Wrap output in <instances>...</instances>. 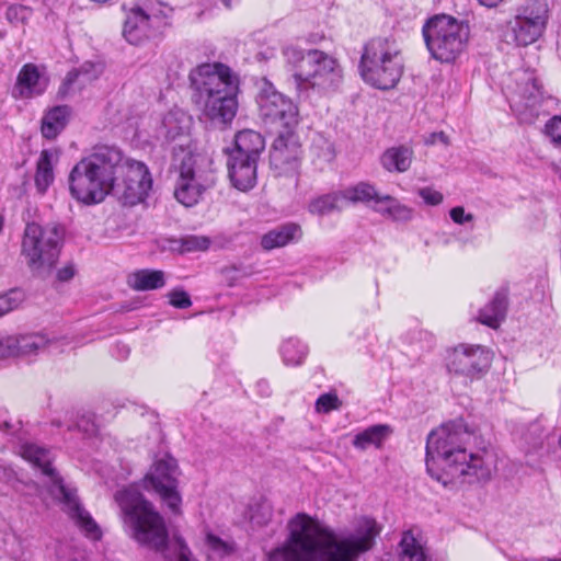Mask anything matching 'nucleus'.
I'll return each mask as SVG.
<instances>
[{"mask_svg":"<svg viewBox=\"0 0 561 561\" xmlns=\"http://www.w3.org/2000/svg\"><path fill=\"white\" fill-rule=\"evenodd\" d=\"M151 178L139 161L125 159L115 147H95L69 174L73 198L84 205L99 204L114 194L125 205H135L147 196Z\"/></svg>","mask_w":561,"mask_h":561,"instance_id":"f257e3e1","label":"nucleus"},{"mask_svg":"<svg viewBox=\"0 0 561 561\" xmlns=\"http://www.w3.org/2000/svg\"><path fill=\"white\" fill-rule=\"evenodd\" d=\"M288 537L268 554V561H356L371 549L380 527L375 519L362 517L354 531L337 534L307 514L299 513L288 523Z\"/></svg>","mask_w":561,"mask_h":561,"instance_id":"f03ea898","label":"nucleus"},{"mask_svg":"<svg viewBox=\"0 0 561 561\" xmlns=\"http://www.w3.org/2000/svg\"><path fill=\"white\" fill-rule=\"evenodd\" d=\"M477 436L461 421L433 430L426 440V469L443 485L461 486L489 481L494 457L486 448L473 450Z\"/></svg>","mask_w":561,"mask_h":561,"instance_id":"7ed1b4c3","label":"nucleus"},{"mask_svg":"<svg viewBox=\"0 0 561 561\" xmlns=\"http://www.w3.org/2000/svg\"><path fill=\"white\" fill-rule=\"evenodd\" d=\"M114 500L119 507L126 535L140 547L159 552L165 561L174 556L173 543L181 537H169L164 517L154 505L130 485L117 491Z\"/></svg>","mask_w":561,"mask_h":561,"instance_id":"20e7f679","label":"nucleus"},{"mask_svg":"<svg viewBox=\"0 0 561 561\" xmlns=\"http://www.w3.org/2000/svg\"><path fill=\"white\" fill-rule=\"evenodd\" d=\"M194 101L203 115L215 125L225 126L237 114L238 78L221 64H202L190 72Z\"/></svg>","mask_w":561,"mask_h":561,"instance_id":"39448f33","label":"nucleus"},{"mask_svg":"<svg viewBox=\"0 0 561 561\" xmlns=\"http://www.w3.org/2000/svg\"><path fill=\"white\" fill-rule=\"evenodd\" d=\"M284 55L298 93L330 95L342 85L343 68L332 55L320 49L301 50L295 47L286 48Z\"/></svg>","mask_w":561,"mask_h":561,"instance_id":"423d86ee","label":"nucleus"},{"mask_svg":"<svg viewBox=\"0 0 561 561\" xmlns=\"http://www.w3.org/2000/svg\"><path fill=\"white\" fill-rule=\"evenodd\" d=\"M22 457L42 470L50 478V494L61 504L65 513L73 520L77 527L89 538L100 539L101 530L92 516L80 504L76 490L64 484L61 478L51 467L50 451L36 444H25L21 447Z\"/></svg>","mask_w":561,"mask_h":561,"instance_id":"0eeeda50","label":"nucleus"},{"mask_svg":"<svg viewBox=\"0 0 561 561\" xmlns=\"http://www.w3.org/2000/svg\"><path fill=\"white\" fill-rule=\"evenodd\" d=\"M64 231L57 225H25L21 239V256L31 273L46 278L55 270L61 251Z\"/></svg>","mask_w":561,"mask_h":561,"instance_id":"6e6552de","label":"nucleus"},{"mask_svg":"<svg viewBox=\"0 0 561 561\" xmlns=\"http://www.w3.org/2000/svg\"><path fill=\"white\" fill-rule=\"evenodd\" d=\"M359 71L363 80L377 89L394 88L403 71L402 57L396 42L388 38L368 42L362 54Z\"/></svg>","mask_w":561,"mask_h":561,"instance_id":"1a4fd4ad","label":"nucleus"},{"mask_svg":"<svg viewBox=\"0 0 561 561\" xmlns=\"http://www.w3.org/2000/svg\"><path fill=\"white\" fill-rule=\"evenodd\" d=\"M469 25L449 15H437L423 27V36L433 58L440 62L455 61L467 48Z\"/></svg>","mask_w":561,"mask_h":561,"instance_id":"9d476101","label":"nucleus"},{"mask_svg":"<svg viewBox=\"0 0 561 561\" xmlns=\"http://www.w3.org/2000/svg\"><path fill=\"white\" fill-rule=\"evenodd\" d=\"M215 182L211 158L206 153L187 152L179 165L174 196L184 206L192 207Z\"/></svg>","mask_w":561,"mask_h":561,"instance_id":"9b49d317","label":"nucleus"},{"mask_svg":"<svg viewBox=\"0 0 561 561\" xmlns=\"http://www.w3.org/2000/svg\"><path fill=\"white\" fill-rule=\"evenodd\" d=\"M181 469L178 460L165 453L154 457L151 467L142 478V488L154 492L168 510L180 515L182 496L179 490Z\"/></svg>","mask_w":561,"mask_h":561,"instance_id":"f8f14e48","label":"nucleus"},{"mask_svg":"<svg viewBox=\"0 0 561 561\" xmlns=\"http://www.w3.org/2000/svg\"><path fill=\"white\" fill-rule=\"evenodd\" d=\"M259 115L265 125L277 131L296 129L299 124L298 106L272 84L265 83L256 98Z\"/></svg>","mask_w":561,"mask_h":561,"instance_id":"ddd939ff","label":"nucleus"},{"mask_svg":"<svg viewBox=\"0 0 561 561\" xmlns=\"http://www.w3.org/2000/svg\"><path fill=\"white\" fill-rule=\"evenodd\" d=\"M492 355L478 344H459L446 355V368L450 375L469 380L480 379L490 368Z\"/></svg>","mask_w":561,"mask_h":561,"instance_id":"4468645a","label":"nucleus"},{"mask_svg":"<svg viewBox=\"0 0 561 561\" xmlns=\"http://www.w3.org/2000/svg\"><path fill=\"white\" fill-rule=\"evenodd\" d=\"M301 153V144L296 129L278 131L270 151L271 168L277 176L293 178L297 182Z\"/></svg>","mask_w":561,"mask_h":561,"instance_id":"2eb2a0df","label":"nucleus"},{"mask_svg":"<svg viewBox=\"0 0 561 561\" xmlns=\"http://www.w3.org/2000/svg\"><path fill=\"white\" fill-rule=\"evenodd\" d=\"M162 19L163 11L159 4L136 5L127 13L123 34L130 44L137 45L149 36L150 30Z\"/></svg>","mask_w":561,"mask_h":561,"instance_id":"dca6fc26","label":"nucleus"},{"mask_svg":"<svg viewBox=\"0 0 561 561\" xmlns=\"http://www.w3.org/2000/svg\"><path fill=\"white\" fill-rule=\"evenodd\" d=\"M48 87V79L34 64L24 65L18 73L12 95L14 99H33L42 95Z\"/></svg>","mask_w":561,"mask_h":561,"instance_id":"f3484780","label":"nucleus"},{"mask_svg":"<svg viewBox=\"0 0 561 561\" xmlns=\"http://www.w3.org/2000/svg\"><path fill=\"white\" fill-rule=\"evenodd\" d=\"M228 175L233 187L241 192L252 190L256 184L257 160L228 153Z\"/></svg>","mask_w":561,"mask_h":561,"instance_id":"a211bd4d","label":"nucleus"},{"mask_svg":"<svg viewBox=\"0 0 561 561\" xmlns=\"http://www.w3.org/2000/svg\"><path fill=\"white\" fill-rule=\"evenodd\" d=\"M192 117L180 108L170 111L161 121L159 136L167 141L185 137L191 129Z\"/></svg>","mask_w":561,"mask_h":561,"instance_id":"6ab92c4d","label":"nucleus"},{"mask_svg":"<svg viewBox=\"0 0 561 561\" xmlns=\"http://www.w3.org/2000/svg\"><path fill=\"white\" fill-rule=\"evenodd\" d=\"M265 148L262 135L252 129H244L234 136V147L229 153L257 160Z\"/></svg>","mask_w":561,"mask_h":561,"instance_id":"aec40b11","label":"nucleus"},{"mask_svg":"<svg viewBox=\"0 0 561 561\" xmlns=\"http://www.w3.org/2000/svg\"><path fill=\"white\" fill-rule=\"evenodd\" d=\"M71 116L68 105H57L44 112L41 133L46 139H55L67 126Z\"/></svg>","mask_w":561,"mask_h":561,"instance_id":"412c9836","label":"nucleus"},{"mask_svg":"<svg viewBox=\"0 0 561 561\" xmlns=\"http://www.w3.org/2000/svg\"><path fill=\"white\" fill-rule=\"evenodd\" d=\"M546 26L516 15L511 22L513 41L517 46H528L537 42L545 33Z\"/></svg>","mask_w":561,"mask_h":561,"instance_id":"4be33fe9","label":"nucleus"},{"mask_svg":"<svg viewBox=\"0 0 561 561\" xmlns=\"http://www.w3.org/2000/svg\"><path fill=\"white\" fill-rule=\"evenodd\" d=\"M374 210L397 222H409L414 217V209L412 207L402 204L391 195H382L378 198Z\"/></svg>","mask_w":561,"mask_h":561,"instance_id":"5701e85b","label":"nucleus"},{"mask_svg":"<svg viewBox=\"0 0 561 561\" xmlns=\"http://www.w3.org/2000/svg\"><path fill=\"white\" fill-rule=\"evenodd\" d=\"M301 237L300 226L297 224H286L279 226L261 238V245L264 250H273L287 245L290 241L297 240Z\"/></svg>","mask_w":561,"mask_h":561,"instance_id":"b1692460","label":"nucleus"},{"mask_svg":"<svg viewBox=\"0 0 561 561\" xmlns=\"http://www.w3.org/2000/svg\"><path fill=\"white\" fill-rule=\"evenodd\" d=\"M506 295L496 293L493 299L480 310L478 320L484 325L497 329L506 317Z\"/></svg>","mask_w":561,"mask_h":561,"instance_id":"393cba45","label":"nucleus"},{"mask_svg":"<svg viewBox=\"0 0 561 561\" xmlns=\"http://www.w3.org/2000/svg\"><path fill=\"white\" fill-rule=\"evenodd\" d=\"M413 159V150L408 146H396L387 149L381 158V165L389 172H405Z\"/></svg>","mask_w":561,"mask_h":561,"instance_id":"a878e982","label":"nucleus"},{"mask_svg":"<svg viewBox=\"0 0 561 561\" xmlns=\"http://www.w3.org/2000/svg\"><path fill=\"white\" fill-rule=\"evenodd\" d=\"M57 161V154L51 150H43L37 160L35 185L39 193H45L54 182V164Z\"/></svg>","mask_w":561,"mask_h":561,"instance_id":"bb28decb","label":"nucleus"},{"mask_svg":"<svg viewBox=\"0 0 561 561\" xmlns=\"http://www.w3.org/2000/svg\"><path fill=\"white\" fill-rule=\"evenodd\" d=\"M128 284L135 290H154L165 285V276L159 270H139L128 276Z\"/></svg>","mask_w":561,"mask_h":561,"instance_id":"cd10ccee","label":"nucleus"},{"mask_svg":"<svg viewBox=\"0 0 561 561\" xmlns=\"http://www.w3.org/2000/svg\"><path fill=\"white\" fill-rule=\"evenodd\" d=\"M391 432V427L386 424L369 426L355 435L353 446L360 450H365L370 446L379 448Z\"/></svg>","mask_w":561,"mask_h":561,"instance_id":"c85d7f7f","label":"nucleus"},{"mask_svg":"<svg viewBox=\"0 0 561 561\" xmlns=\"http://www.w3.org/2000/svg\"><path fill=\"white\" fill-rule=\"evenodd\" d=\"M542 99V93L535 78H528L525 91L518 95V100H513L512 107L519 114L529 110L534 112Z\"/></svg>","mask_w":561,"mask_h":561,"instance_id":"c756f323","label":"nucleus"},{"mask_svg":"<svg viewBox=\"0 0 561 561\" xmlns=\"http://www.w3.org/2000/svg\"><path fill=\"white\" fill-rule=\"evenodd\" d=\"M15 337L16 356H30L44 351L50 340L42 333L18 334Z\"/></svg>","mask_w":561,"mask_h":561,"instance_id":"7c9ffc66","label":"nucleus"},{"mask_svg":"<svg viewBox=\"0 0 561 561\" xmlns=\"http://www.w3.org/2000/svg\"><path fill=\"white\" fill-rule=\"evenodd\" d=\"M343 202L351 203H368L374 201L375 205H377L378 198L382 195H379L374 185L367 182H359L353 186H350L343 191H341Z\"/></svg>","mask_w":561,"mask_h":561,"instance_id":"2f4dec72","label":"nucleus"},{"mask_svg":"<svg viewBox=\"0 0 561 561\" xmlns=\"http://www.w3.org/2000/svg\"><path fill=\"white\" fill-rule=\"evenodd\" d=\"M516 15L536 23L539 22V24L547 27L549 20L548 2L547 0H525L518 8Z\"/></svg>","mask_w":561,"mask_h":561,"instance_id":"473e14b6","label":"nucleus"},{"mask_svg":"<svg viewBox=\"0 0 561 561\" xmlns=\"http://www.w3.org/2000/svg\"><path fill=\"white\" fill-rule=\"evenodd\" d=\"M308 353L306 345L298 339L289 337L280 346L283 362L287 366H298L302 364Z\"/></svg>","mask_w":561,"mask_h":561,"instance_id":"72a5a7b5","label":"nucleus"},{"mask_svg":"<svg viewBox=\"0 0 561 561\" xmlns=\"http://www.w3.org/2000/svg\"><path fill=\"white\" fill-rule=\"evenodd\" d=\"M400 548V561H427L423 547L411 530L403 533Z\"/></svg>","mask_w":561,"mask_h":561,"instance_id":"f704fd0d","label":"nucleus"},{"mask_svg":"<svg viewBox=\"0 0 561 561\" xmlns=\"http://www.w3.org/2000/svg\"><path fill=\"white\" fill-rule=\"evenodd\" d=\"M343 208V198L341 191L333 194H327L311 201L308 205L309 213L318 216H323L333 210Z\"/></svg>","mask_w":561,"mask_h":561,"instance_id":"c9c22d12","label":"nucleus"},{"mask_svg":"<svg viewBox=\"0 0 561 561\" xmlns=\"http://www.w3.org/2000/svg\"><path fill=\"white\" fill-rule=\"evenodd\" d=\"M205 545L209 557L214 559L225 558L234 551L232 542L222 540L220 537L213 534L206 535Z\"/></svg>","mask_w":561,"mask_h":561,"instance_id":"e433bc0d","label":"nucleus"},{"mask_svg":"<svg viewBox=\"0 0 561 561\" xmlns=\"http://www.w3.org/2000/svg\"><path fill=\"white\" fill-rule=\"evenodd\" d=\"M311 153L320 162H331L335 158L334 144L319 135L312 140Z\"/></svg>","mask_w":561,"mask_h":561,"instance_id":"4c0bfd02","label":"nucleus"},{"mask_svg":"<svg viewBox=\"0 0 561 561\" xmlns=\"http://www.w3.org/2000/svg\"><path fill=\"white\" fill-rule=\"evenodd\" d=\"M24 293L21 289H11L0 296V317L16 309L24 300Z\"/></svg>","mask_w":561,"mask_h":561,"instance_id":"58836bf2","label":"nucleus"},{"mask_svg":"<svg viewBox=\"0 0 561 561\" xmlns=\"http://www.w3.org/2000/svg\"><path fill=\"white\" fill-rule=\"evenodd\" d=\"M209 245L210 240L204 236H188L183 238L181 242L183 252L205 251Z\"/></svg>","mask_w":561,"mask_h":561,"instance_id":"ea45409f","label":"nucleus"},{"mask_svg":"<svg viewBox=\"0 0 561 561\" xmlns=\"http://www.w3.org/2000/svg\"><path fill=\"white\" fill-rule=\"evenodd\" d=\"M341 405L342 402L335 393H323L316 401V411L318 413H329L340 409Z\"/></svg>","mask_w":561,"mask_h":561,"instance_id":"a19ab883","label":"nucleus"},{"mask_svg":"<svg viewBox=\"0 0 561 561\" xmlns=\"http://www.w3.org/2000/svg\"><path fill=\"white\" fill-rule=\"evenodd\" d=\"M31 10L27 7L13 4L7 9L5 18L14 25H22L31 18Z\"/></svg>","mask_w":561,"mask_h":561,"instance_id":"79ce46f5","label":"nucleus"},{"mask_svg":"<svg viewBox=\"0 0 561 561\" xmlns=\"http://www.w3.org/2000/svg\"><path fill=\"white\" fill-rule=\"evenodd\" d=\"M90 79L91 78L89 77L88 71L84 70V67H82L80 70L75 69L72 71H69L62 83L61 93L67 94L77 81H80V83H84Z\"/></svg>","mask_w":561,"mask_h":561,"instance_id":"37998d69","label":"nucleus"},{"mask_svg":"<svg viewBox=\"0 0 561 561\" xmlns=\"http://www.w3.org/2000/svg\"><path fill=\"white\" fill-rule=\"evenodd\" d=\"M14 335L0 339V359L15 357L18 354Z\"/></svg>","mask_w":561,"mask_h":561,"instance_id":"c03bdc74","label":"nucleus"},{"mask_svg":"<svg viewBox=\"0 0 561 561\" xmlns=\"http://www.w3.org/2000/svg\"><path fill=\"white\" fill-rule=\"evenodd\" d=\"M174 556L169 561H196L184 540H176L173 543Z\"/></svg>","mask_w":561,"mask_h":561,"instance_id":"a18cd8bd","label":"nucleus"},{"mask_svg":"<svg viewBox=\"0 0 561 561\" xmlns=\"http://www.w3.org/2000/svg\"><path fill=\"white\" fill-rule=\"evenodd\" d=\"M419 195L430 206H437L444 201L443 194L432 187L420 188Z\"/></svg>","mask_w":561,"mask_h":561,"instance_id":"49530a36","label":"nucleus"},{"mask_svg":"<svg viewBox=\"0 0 561 561\" xmlns=\"http://www.w3.org/2000/svg\"><path fill=\"white\" fill-rule=\"evenodd\" d=\"M168 296L170 304L175 308L185 309L192 305L190 296L184 290H173Z\"/></svg>","mask_w":561,"mask_h":561,"instance_id":"de8ad7c7","label":"nucleus"},{"mask_svg":"<svg viewBox=\"0 0 561 561\" xmlns=\"http://www.w3.org/2000/svg\"><path fill=\"white\" fill-rule=\"evenodd\" d=\"M451 220L457 225H465L473 221L474 216L471 213H466L462 206H456L449 210Z\"/></svg>","mask_w":561,"mask_h":561,"instance_id":"09e8293b","label":"nucleus"},{"mask_svg":"<svg viewBox=\"0 0 561 561\" xmlns=\"http://www.w3.org/2000/svg\"><path fill=\"white\" fill-rule=\"evenodd\" d=\"M75 427L85 435H94L98 432L96 425L91 416L82 415L78 419Z\"/></svg>","mask_w":561,"mask_h":561,"instance_id":"8fccbe9b","label":"nucleus"},{"mask_svg":"<svg viewBox=\"0 0 561 561\" xmlns=\"http://www.w3.org/2000/svg\"><path fill=\"white\" fill-rule=\"evenodd\" d=\"M546 130L553 142L561 144V117L551 118L546 125Z\"/></svg>","mask_w":561,"mask_h":561,"instance_id":"3c124183","label":"nucleus"},{"mask_svg":"<svg viewBox=\"0 0 561 561\" xmlns=\"http://www.w3.org/2000/svg\"><path fill=\"white\" fill-rule=\"evenodd\" d=\"M75 275V268L71 264H68L57 271V278L60 282H67Z\"/></svg>","mask_w":561,"mask_h":561,"instance_id":"603ef678","label":"nucleus"},{"mask_svg":"<svg viewBox=\"0 0 561 561\" xmlns=\"http://www.w3.org/2000/svg\"><path fill=\"white\" fill-rule=\"evenodd\" d=\"M437 141H440L445 145H448V137L445 133L443 131H439V133H433L430 135V137L425 140V142L427 145H434L436 144Z\"/></svg>","mask_w":561,"mask_h":561,"instance_id":"864d4df0","label":"nucleus"},{"mask_svg":"<svg viewBox=\"0 0 561 561\" xmlns=\"http://www.w3.org/2000/svg\"><path fill=\"white\" fill-rule=\"evenodd\" d=\"M481 5L486 8H494L499 5L503 0H477Z\"/></svg>","mask_w":561,"mask_h":561,"instance_id":"5fc2aeb1","label":"nucleus"},{"mask_svg":"<svg viewBox=\"0 0 561 561\" xmlns=\"http://www.w3.org/2000/svg\"><path fill=\"white\" fill-rule=\"evenodd\" d=\"M12 427H13V425H12L10 422L4 421V422L2 423V425L0 426V430H3V431H10Z\"/></svg>","mask_w":561,"mask_h":561,"instance_id":"6e6d98bb","label":"nucleus"},{"mask_svg":"<svg viewBox=\"0 0 561 561\" xmlns=\"http://www.w3.org/2000/svg\"><path fill=\"white\" fill-rule=\"evenodd\" d=\"M221 2L227 9L232 8V0H221Z\"/></svg>","mask_w":561,"mask_h":561,"instance_id":"4d7b16f0","label":"nucleus"},{"mask_svg":"<svg viewBox=\"0 0 561 561\" xmlns=\"http://www.w3.org/2000/svg\"><path fill=\"white\" fill-rule=\"evenodd\" d=\"M546 561H561V559H553V560L552 559H548Z\"/></svg>","mask_w":561,"mask_h":561,"instance_id":"13d9d810","label":"nucleus"}]
</instances>
